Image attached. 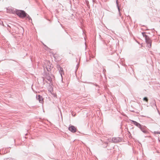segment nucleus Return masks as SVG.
<instances>
[{"mask_svg":"<svg viewBox=\"0 0 160 160\" xmlns=\"http://www.w3.org/2000/svg\"><path fill=\"white\" fill-rule=\"evenodd\" d=\"M19 17L23 18L27 16V14L23 10H17L16 13Z\"/></svg>","mask_w":160,"mask_h":160,"instance_id":"obj_1","label":"nucleus"},{"mask_svg":"<svg viewBox=\"0 0 160 160\" xmlns=\"http://www.w3.org/2000/svg\"><path fill=\"white\" fill-rule=\"evenodd\" d=\"M45 67H46V69L48 71H50L51 66H50V63L49 61H47L45 62L43 66V68Z\"/></svg>","mask_w":160,"mask_h":160,"instance_id":"obj_2","label":"nucleus"},{"mask_svg":"<svg viewBox=\"0 0 160 160\" xmlns=\"http://www.w3.org/2000/svg\"><path fill=\"white\" fill-rule=\"evenodd\" d=\"M17 10V9L11 7L7 8V12L8 13L15 14L16 13Z\"/></svg>","mask_w":160,"mask_h":160,"instance_id":"obj_3","label":"nucleus"},{"mask_svg":"<svg viewBox=\"0 0 160 160\" xmlns=\"http://www.w3.org/2000/svg\"><path fill=\"white\" fill-rule=\"evenodd\" d=\"M122 140V138L119 137H114L112 138V141L113 142L117 143L120 142Z\"/></svg>","mask_w":160,"mask_h":160,"instance_id":"obj_4","label":"nucleus"},{"mask_svg":"<svg viewBox=\"0 0 160 160\" xmlns=\"http://www.w3.org/2000/svg\"><path fill=\"white\" fill-rule=\"evenodd\" d=\"M145 41L147 43V46L149 48H151L152 45V41L150 38H148L145 39Z\"/></svg>","mask_w":160,"mask_h":160,"instance_id":"obj_5","label":"nucleus"},{"mask_svg":"<svg viewBox=\"0 0 160 160\" xmlns=\"http://www.w3.org/2000/svg\"><path fill=\"white\" fill-rule=\"evenodd\" d=\"M68 129L70 131L72 132H74L76 131V129L74 126L71 125L70 126L69 128Z\"/></svg>","mask_w":160,"mask_h":160,"instance_id":"obj_6","label":"nucleus"},{"mask_svg":"<svg viewBox=\"0 0 160 160\" xmlns=\"http://www.w3.org/2000/svg\"><path fill=\"white\" fill-rule=\"evenodd\" d=\"M144 133H147L148 132L147 131L146 127L145 126H142V125L139 128Z\"/></svg>","mask_w":160,"mask_h":160,"instance_id":"obj_7","label":"nucleus"},{"mask_svg":"<svg viewBox=\"0 0 160 160\" xmlns=\"http://www.w3.org/2000/svg\"><path fill=\"white\" fill-rule=\"evenodd\" d=\"M58 67L59 68H58L59 72L60 74V75L62 77V74H63V73H64L63 69L61 67L59 66Z\"/></svg>","mask_w":160,"mask_h":160,"instance_id":"obj_8","label":"nucleus"},{"mask_svg":"<svg viewBox=\"0 0 160 160\" xmlns=\"http://www.w3.org/2000/svg\"><path fill=\"white\" fill-rule=\"evenodd\" d=\"M131 121L132 122H133V123L134 125H135L137 127H138V128H139L141 126V125L140 123H138V122H137L134 121L132 120H131Z\"/></svg>","mask_w":160,"mask_h":160,"instance_id":"obj_9","label":"nucleus"},{"mask_svg":"<svg viewBox=\"0 0 160 160\" xmlns=\"http://www.w3.org/2000/svg\"><path fill=\"white\" fill-rule=\"evenodd\" d=\"M38 97V100L39 102L42 103L43 102L42 97L40 95H39Z\"/></svg>","mask_w":160,"mask_h":160,"instance_id":"obj_10","label":"nucleus"},{"mask_svg":"<svg viewBox=\"0 0 160 160\" xmlns=\"http://www.w3.org/2000/svg\"><path fill=\"white\" fill-rule=\"evenodd\" d=\"M46 78L47 80L48 81L51 82L52 81V78H51L48 75H47L46 77Z\"/></svg>","mask_w":160,"mask_h":160,"instance_id":"obj_11","label":"nucleus"},{"mask_svg":"<svg viewBox=\"0 0 160 160\" xmlns=\"http://www.w3.org/2000/svg\"><path fill=\"white\" fill-rule=\"evenodd\" d=\"M118 1H116V4L117 5V7L118 8V11H119V12H120V8H119V6Z\"/></svg>","mask_w":160,"mask_h":160,"instance_id":"obj_12","label":"nucleus"},{"mask_svg":"<svg viewBox=\"0 0 160 160\" xmlns=\"http://www.w3.org/2000/svg\"><path fill=\"white\" fill-rule=\"evenodd\" d=\"M143 99L144 100H145L146 102H148V99L147 98V97H144L143 98Z\"/></svg>","mask_w":160,"mask_h":160,"instance_id":"obj_13","label":"nucleus"},{"mask_svg":"<svg viewBox=\"0 0 160 160\" xmlns=\"http://www.w3.org/2000/svg\"><path fill=\"white\" fill-rule=\"evenodd\" d=\"M143 36L145 38V39L148 37L145 34Z\"/></svg>","mask_w":160,"mask_h":160,"instance_id":"obj_14","label":"nucleus"},{"mask_svg":"<svg viewBox=\"0 0 160 160\" xmlns=\"http://www.w3.org/2000/svg\"><path fill=\"white\" fill-rule=\"evenodd\" d=\"M27 18H28L29 19H31V18L30 17L29 15H28L27 16Z\"/></svg>","mask_w":160,"mask_h":160,"instance_id":"obj_15","label":"nucleus"},{"mask_svg":"<svg viewBox=\"0 0 160 160\" xmlns=\"http://www.w3.org/2000/svg\"><path fill=\"white\" fill-rule=\"evenodd\" d=\"M86 3L87 4H88L89 3V2L88 1H86Z\"/></svg>","mask_w":160,"mask_h":160,"instance_id":"obj_16","label":"nucleus"},{"mask_svg":"<svg viewBox=\"0 0 160 160\" xmlns=\"http://www.w3.org/2000/svg\"><path fill=\"white\" fill-rule=\"evenodd\" d=\"M142 34L143 36L145 34V33L144 32H142Z\"/></svg>","mask_w":160,"mask_h":160,"instance_id":"obj_17","label":"nucleus"},{"mask_svg":"<svg viewBox=\"0 0 160 160\" xmlns=\"http://www.w3.org/2000/svg\"><path fill=\"white\" fill-rule=\"evenodd\" d=\"M158 133L160 134V132H158Z\"/></svg>","mask_w":160,"mask_h":160,"instance_id":"obj_18","label":"nucleus"}]
</instances>
